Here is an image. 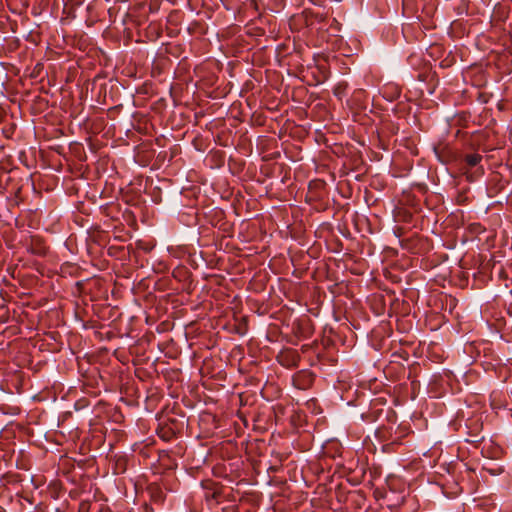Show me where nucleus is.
Instances as JSON below:
<instances>
[{
  "instance_id": "f257e3e1",
  "label": "nucleus",
  "mask_w": 512,
  "mask_h": 512,
  "mask_svg": "<svg viewBox=\"0 0 512 512\" xmlns=\"http://www.w3.org/2000/svg\"><path fill=\"white\" fill-rule=\"evenodd\" d=\"M483 157L478 153L467 154L463 158V169L466 170L467 179L473 181L484 174V168L480 165Z\"/></svg>"
},
{
  "instance_id": "0eeeda50",
  "label": "nucleus",
  "mask_w": 512,
  "mask_h": 512,
  "mask_svg": "<svg viewBox=\"0 0 512 512\" xmlns=\"http://www.w3.org/2000/svg\"><path fill=\"white\" fill-rule=\"evenodd\" d=\"M510 293L512 295V290L510 291ZM507 311L510 315H512V301L508 304Z\"/></svg>"
},
{
  "instance_id": "1a4fd4ad",
  "label": "nucleus",
  "mask_w": 512,
  "mask_h": 512,
  "mask_svg": "<svg viewBox=\"0 0 512 512\" xmlns=\"http://www.w3.org/2000/svg\"><path fill=\"white\" fill-rule=\"evenodd\" d=\"M154 497L161 501V492L159 491Z\"/></svg>"
},
{
  "instance_id": "39448f33",
  "label": "nucleus",
  "mask_w": 512,
  "mask_h": 512,
  "mask_svg": "<svg viewBox=\"0 0 512 512\" xmlns=\"http://www.w3.org/2000/svg\"><path fill=\"white\" fill-rule=\"evenodd\" d=\"M398 445H400V442H399V441H397V440H393V441H391V442H389V443L385 444V445L383 446V450H384V451H390V450H392V449L394 448V446H398Z\"/></svg>"
},
{
  "instance_id": "9d476101",
  "label": "nucleus",
  "mask_w": 512,
  "mask_h": 512,
  "mask_svg": "<svg viewBox=\"0 0 512 512\" xmlns=\"http://www.w3.org/2000/svg\"><path fill=\"white\" fill-rule=\"evenodd\" d=\"M81 402H82V400L76 402V406L78 407Z\"/></svg>"
},
{
  "instance_id": "7ed1b4c3",
  "label": "nucleus",
  "mask_w": 512,
  "mask_h": 512,
  "mask_svg": "<svg viewBox=\"0 0 512 512\" xmlns=\"http://www.w3.org/2000/svg\"><path fill=\"white\" fill-rule=\"evenodd\" d=\"M313 381L314 376L309 371H300L293 378L294 385L299 389L309 388Z\"/></svg>"
},
{
  "instance_id": "423d86ee",
  "label": "nucleus",
  "mask_w": 512,
  "mask_h": 512,
  "mask_svg": "<svg viewBox=\"0 0 512 512\" xmlns=\"http://www.w3.org/2000/svg\"><path fill=\"white\" fill-rule=\"evenodd\" d=\"M219 496H220V492L218 490H215L211 493H206V495H205L207 500H209L210 498L218 500Z\"/></svg>"
},
{
  "instance_id": "f03ea898",
  "label": "nucleus",
  "mask_w": 512,
  "mask_h": 512,
  "mask_svg": "<svg viewBox=\"0 0 512 512\" xmlns=\"http://www.w3.org/2000/svg\"><path fill=\"white\" fill-rule=\"evenodd\" d=\"M277 361L286 368L297 367L300 361V355L297 351L286 349L277 355Z\"/></svg>"
},
{
  "instance_id": "6e6552de",
  "label": "nucleus",
  "mask_w": 512,
  "mask_h": 512,
  "mask_svg": "<svg viewBox=\"0 0 512 512\" xmlns=\"http://www.w3.org/2000/svg\"><path fill=\"white\" fill-rule=\"evenodd\" d=\"M471 227H473V229L475 231H478L481 228V225L480 224H472Z\"/></svg>"
},
{
  "instance_id": "20e7f679",
  "label": "nucleus",
  "mask_w": 512,
  "mask_h": 512,
  "mask_svg": "<svg viewBox=\"0 0 512 512\" xmlns=\"http://www.w3.org/2000/svg\"><path fill=\"white\" fill-rule=\"evenodd\" d=\"M157 435L164 441H170L176 436V432L170 425L164 424L158 427Z\"/></svg>"
}]
</instances>
